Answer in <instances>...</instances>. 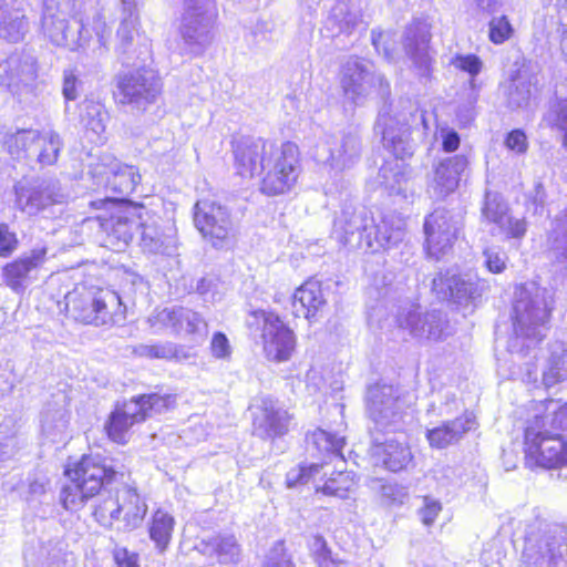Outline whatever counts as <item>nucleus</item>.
Segmentation results:
<instances>
[{
    "mask_svg": "<svg viewBox=\"0 0 567 567\" xmlns=\"http://www.w3.org/2000/svg\"><path fill=\"white\" fill-rule=\"evenodd\" d=\"M11 0H0V38L17 43L29 31V22L20 9H9Z\"/></svg>",
    "mask_w": 567,
    "mask_h": 567,
    "instance_id": "obj_38",
    "label": "nucleus"
},
{
    "mask_svg": "<svg viewBox=\"0 0 567 567\" xmlns=\"http://www.w3.org/2000/svg\"><path fill=\"white\" fill-rule=\"evenodd\" d=\"M513 28L505 16L494 18L489 22L488 37L495 44H502L511 38Z\"/></svg>",
    "mask_w": 567,
    "mask_h": 567,
    "instance_id": "obj_56",
    "label": "nucleus"
},
{
    "mask_svg": "<svg viewBox=\"0 0 567 567\" xmlns=\"http://www.w3.org/2000/svg\"><path fill=\"white\" fill-rule=\"evenodd\" d=\"M462 227V215L446 208H436L424 220L425 248L439 260L453 247Z\"/></svg>",
    "mask_w": 567,
    "mask_h": 567,
    "instance_id": "obj_18",
    "label": "nucleus"
},
{
    "mask_svg": "<svg viewBox=\"0 0 567 567\" xmlns=\"http://www.w3.org/2000/svg\"><path fill=\"white\" fill-rule=\"evenodd\" d=\"M35 78L37 68L32 56L13 53L0 58V86L7 87L12 94H20Z\"/></svg>",
    "mask_w": 567,
    "mask_h": 567,
    "instance_id": "obj_25",
    "label": "nucleus"
},
{
    "mask_svg": "<svg viewBox=\"0 0 567 567\" xmlns=\"http://www.w3.org/2000/svg\"><path fill=\"white\" fill-rule=\"evenodd\" d=\"M212 355L219 360H229L231 357V346L223 332H215L210 341Z\"/></svg>",
    "mask_w": 567,
    "mask_h": 567,
    "instance_id": "obj_60",
    "label": "nucleus"
},
{
    "mask_svg": "<svg viewBox=\"0 0 567 567\" xmlns=\"http://www.w3.org/2000/svg\"><path fill=\"white\" fill-rule=\"evenodd\" d=\"M106 174V187L122 197L132 194L141 182L137 168L116 161L111 163Z\"/></svg>",
    "mask_w": 567,
    "mask_h": 567,
    "instance_id": "obj_39",
    "label": "nucleus"
},
{
    "mask_svg": "<svg viewBox=\"0 0 567 567\" xmlns=\"http://www.w3.org/2000/svg\"><path fill=\"white\" fill-rule=\"evenodd\" d=\"M83 82L75 70L66 69L63 72L62 94L66 102L75 101L82 91Z\"/></svg>",
    "mask_w": 567,
    "mask_h": 567,
    "instance_id": "obj_55",
    "label": "nucleus"
},
{
    "mask_svg": "<svg viewBox=\"0 0 567 567\" xmlns=\"http://www.w3.org/2000/svg\"><path fill=\"white\" fill-rule=\"evenodd\" d=\"M194 224L204 238L215 247L228 244L234 235V223L227 207L204 198L194 207Z\"/></svg>",
    "mask_w": 567,
    "mask_h": 567,
    "instance_id": "obj_20",
    "label": "nucleus"
},
{
    "mask_svg": "<svg viewBox=\"0 0 567 567\" xmlns=\"http://www.w3.org/2000/svg\"><path fill=\"white\" fill-rule=\"evenodd\" d=\"M3 145L13 158L49 166L56 163L63 148V141L53 130L43 132L20 130L16 133H7L3 136Z\"/></svg>",
    "mask_w": 567,
    "mask_h": 567,
    "instance_id": "obj_9",
    "label": "nucleus"
},
{
    "mask_svg": "<svg viewBox=\"0 0 567 567\" xmlns=\"http://www.w3.org/2000/svg\"><path fill=\"white\" fill-rule=\"evenodd\" d=\"M527 230L526 221L524 218H517L509 214V212L495 225L492 229L493 234L503 235L506 239L520 240Z\"/></svg>",
    "mask_w": 567,
    "mask_h": 567,
    "instance_id": "obj_51",
    "label": "nucleus"
},
{
    "mask_svg": "<svg viewBox=\"0 0 567 567\" xmlns=\"http://www.w3.org/2000/svg\"><path fill=\"white\" fill-rule=\"evenodd\" d=\"M141 246L150 254L171 255L175 248V241L172 236L164 235L155 224H142Z\"/></svg>",
    "mask_w": 567,
    "mask_h": 567,
    "instance_id": "obj_42",
    "label": "nucleus"
},
{
    "mask_svg": "<svg viewBox=\"0 0 567 567\" xmlns=\"http://www.w3.org/2000/svg\"><path fill=\"white\" fill-rule=\"evenodd\" d=\"M147 513V505L134 487L123 485L109 492L94 511L96 519L103 525L113 522L123 524L122 529L130 532L141 526Z\"/></svg>",
    "mask_w": 567,
    "mask_h": 567,
    "instance_id": "obj_10",
    "label": "nucleus"
},
{
    "mask_svg": "<svg viewBox=\"0 0 567 567\" xmlns=\"http://www.w3.org/2000/svg\"><path fill=\"white\" fill-rule=\"evenodd\" d=\"M237 173L243 177L262 175L260 190L268 196L289 192L300 172L298 146L277 145L262 138H244L234 151Z\"/></svg>",
    "mask_w": 567,
    "mask_h": 567,
    "instance_id": "obj_1",
    "label": "nucleus"
},
{
    "mask_svg": "<svg viewBox=\"0 0 567 567\" xmlns=\"http://www.w3.org/2000/svg\"><path fill=\"white\" fill-rule=\"evenodd\" d=\"M341 86L346 99L361 105L378 87L383 97L390 93V84L382 74L374 71L372 63L359 59H349L341 71Z\"/></svg>",
    "mask_w": 567,
    "mask_h": 567,
    "instance_id": "obj_14",
    "label": "nucleus"
},
{
    "mask_svg": "<svg viewBox=\"0 0 567 567\" xmlns=\"http://www.w3.org/2000/svg\"><path fill=\"white\" fill-rule=\"evenodd\" d=\"M484 266L492 274H502L506 267L507 254L498 246H489L483 250Z\"/></svg>",
    "mask_w": 567,
    "mask_h": 567,
    "instance_id": "obj_54",
    "label": "nucleus"
},
{
    "mask_svg": "<svg viewBox=\"0 0 567 567\" xmlns=\"http://www.w3.org/2000/svg\"><path fill=\"white\" fill-rule=\"evenodd\" d=\"M367 412L373 422L371 434L391 433L402 429L403 402L396 388L389 384H373L367 392Z\"/></svg>",
    "mask_w": 567,
    "mask_h": 567,
    "instance_id": "obj_12",
    "label": "nucleus"
},
{
    "mask_svg": "<svg viewBox=\"0 0 567 567\" xmlns=\"http://www.w3.org/2000/svg\"><path fill=\"white\" fill-rule=\"evenodd\" d=\"M396 322L400 329L408 331L413 338L437 340L441 338L444 319L441 311L422 312L420 306L404 301L398 310Z\"/></svg>",
    "mask_w": 567,
    "mask_h": 567,
    "instance_id": "obj_23",
    "label": "nucleus"
},
{
    "mask_svg": "<svg viewBox=\"0 0 567 567\" xmlns=\"http://www.w3.org/2000/svg\"><path fill=\"white\" fill-rule=\"evenodd\" d=\"M94 206L111 205L112 213L96 217L101 230L105 234V243L113 249L121 250L126 247L133 238L135 230L140 229L141 220L135 214L118 206L114 200L105 199L92 203Z\"/></svg>",
    "mask_w": 567,
    "mask_h": 567,
    "instance_id": "obj_21",
    "label": "nucleus"
},
{
    "mask_svg": "<svg viewBox=\"0 0 567 567\" xmlns=\"http://www.w3.org/2000/svg\"><path fill=\"white\" fill-rule=\"evenodd\" d=\"M431 29L427 19H414L406 25L402 39L412 70L424 84L431 80L435 63V51L431 47Z\"/></svg>",
    "mask_w": 567,
    "mask_h": 567,
    "instance_id": "obj_15",
    "label": "nucleus"
},
{
    "mask_svg": "<svg viewBox=\"0 0 567 567\" xmlns=\"http://www.w3.org/2000/svg\"><path fill=\"white\" fill-rule=\"evenodd\" d=\"M358 16L351 12L348 4L344 2L337 3L327 19V29L331 31L332 35L350 34L358 24Z\"/></svg>",
    "mask_w": 567,
    "mask_h": 567,
    "instance_id": "obj_44",
    "label": "nucleus"
},
{
    "mask_svg": "<svg viewBox=\"0 0 567 567\" xmlns=\"http://www.w3.org/2000/svg\"><path fill=\"white\" fill-rule=\"evenodd\" d=\"M464 155H455L442 159L434 166L432 178L427 184V193L434 199H443L458 186L460 177L467 167Z\"/></svg>",
    "mask_w": 567,
    "mask_h": 567,
    "instance_id": "obj_27",
    "label": "nucleus"
},
{
    "mask_svg": "<svg viewBox=\"0 0 567 567\" xmlns=\"http://www.w3.org/2000/svg\"><path fill=\"white\" fill-rule=\"evenodd\" d=\"M42 427L44 430L51 431L53 429L62 430L66 426L68 419L65 411L63 409H59L51 415L49 411L42 413Z\"/></svg>",
    "mask_w": 567,
    "mask_h": 567,
    "instance_id": "obj_63",
    "label": "nucleus"
},
{
    "mask_svg": "<svg viewBox=\"0 0 567 567\" xmlns=\"http://www.w3.org/2000/svg\"><path fill=\"white\" fill-rule=\"evenodd\" d=\"M175 404V398L169 394H142L117 406L105 425L109 437L124 444L132 425L145 421L154 414H159Z\"/></svg>",
    "mask_w": 567,
    "mask_h": 567,
    "instance_id": "obj_8",
    "label": "nucleus"
},
{
    "mask_svg": "<svg viewBox=\"0 0 567 567\" xmlns=\"http://www.w3.org/2000/svg\"><path fill=\"white\" fill-rule=\"evenodd\" d=\"M113 557L117 567H140L138 555L125 547L116 546L113 550Z\"/></svg>",
    "mask_w": 567,
    "mask_h": 567,
    "instance_id": "obj_64",
    "label": "nucleus"
},
{
    "mask_svg": "<svg viewBox=\"0 0 567 567\" xmlns=\"http://www.w3.org/2000/svg\"><path fill=\"white\" fill-rule=\"evenodd\" d=\"M79 121L82 126L100 136L105 131V120L107 117L103 105L92 99H84L78 106Z\"/></svg>",
    "mask_w": 567,
    "mask_h": 567,
    "instance_id": "obj_43",
    "label": "nucleus"
},
{
    "mask_svg": "<svg viewBox=\"0 0 567 567\" xmlns=\"http://www.w3.org/2000/svg\"><path fill=\"white\" fill-rule=\"evenodd\" d=\"M530 99V82L526 75L512 78L507 87V102L512 109L524 107Z\"/></svg>",
    "mask_w": 567,
    "mask_h": 567,
    "instance_id": "obj_49",
    "label": "nucleus"
},
{
    "mask_svg": "<svg viewBox=\"0 0 567 567\" xmlns=\"http://www.w3.org/2000/svg\"><path fill=\"white\" fill-rule=\"evenodd\" d=\"M66 312L76 321L89 324H107L121 313L122 301L111 289H92L76 286L64 296Z\"/></svg>",
    "mask_w": 567,
    "mask_h": 567,
    "instance_id": "obj_6",
    "label": "nucleus"
},
{
    "mask_svg": "<svg viewBox=\"0 0 567 567\" xmlns=\"http://www.w3.org/2000/svg\"><path fill=\"white\" fill-rule=\"evenodd\" d=\"M547 256L560 271L567 272V210L559 213L547 236Z\"/></svg>",
    "mask_w": 567,
    "mask_h": 567,
    "instance_id": "obj_37",
    "label": "nucleus"
},
{
    "mask_svg": "<svg viewBox=\"0 0 567 567\" xmlns=\"http://www.w3.org/2000/svg\"><path fill=\"white\" fill-rule=\"evenodd\" d=\"M90 11L92 22L89 16L68 20L52 1H47L42 16L43 32L53 44L71 51L81 50L86 56L97 60L107 52L110 29L96 8L91 6Z\"/></svg>",
    "mask_w": 567,
    "mask_h": 567,
    "instance_id": "obj_3",
    "label": "nucleus"
},
{
    "mask_svg": "<svg viewBox=\"0 0 567 567\" xmlns=\"http://www.w3.org/2000/svg\"><path fill=\"white\" fill-rule=\"evenodd\" d=\"M543 121L563 135V144L567 147V85L561 84L555 92V97L549 102Z\"/></svg>",
    "mask_w": 567,
    "mask_h": 567,
    "instance_id": "obj_40",
    "label": "nucleus"
},
{
    "mask_svg": "<svg viewBox=\"0 0 567 567\" xmlns=\"http://www.w3.org/2000/svg\"><path fill=\"white\" fill-rule=\"evenodd\" d=\"M378 183L389 195L408 198L412 193L411 168L396 159L386 161L379 169Z\"/></svg>",
    "mask_w": 567,
    "mask_h": 567,
    "instance_id": "obj_33",
    "label": "nucleus"
},
{
    "mask_svg": "<svg viewBox=\"0 0 567 567\" xmlns=\"http://www.w3.org/2000/svg\"><path fill=\"white\" fill-rule=\"evenodd\" d=\"M567 380V350L560 343L550 347V355L543 371L542 383L546 389Z\"/></svg>",
    "mask_w": 567,
    "mask_h": 567,
    "instance_id": "obj_41",
    "label": "nucleus"
},
{
    "mask_svg": "<svg viewBox=\"0 0 567 567\" xmlns=\"http://www.w3.org/2000/svg\"><path fill=\"white\" fill-rule=\"evenodd\" d=\"M328 464H311L307 467H300L296 473L293 471L289 472L287 475V484L289 487H292L297 484H306L310 478H313L318 475Z\"/></svg>",
    "mask_w": 567,
    "mask_h": 567,
    "instance_id": "obj_58",
    "label": "nucleus"
},
{
    "mask_svg": "<svg viewBox=\"0 0 567 567\" xmlns=\"http://www.w3.org/2000/svg\"><path fill=\"white\" fill-rule=\"evenodd\" d=\"M505 146L516 154H525L528 150L527 136L524 131L516 128L511 131L504 141Z\"/></svg>",
    "mask_w": 567,
    "mask_h": 567,
    "instance_id": "obj_62",
    "label": "nucleus"
},
{
    "mask_svg": "<svg viewBox=\"0 0 567 567\" xmlns=\"http://www.w3.org/2000/svg\"><path fill=\"white\" fill-rule=\"evenodd\" d=\"M564 532L546 522L529 525L525 537L524 559L529 567H567Z\"/></svg>",
    "mask_w": 567,
    "mask_h": 567,
    "instance_id": "obj_7",
    "label": "nucleus"
},
{
    "mask_svg": "<svg viewBox=\"0 0 567 567\" xmlns=\"http://www.w3.org/2000/svg\"><path fill=\"white\" fill-rule=\"evenodd\" d=\"M474 424L473 414L465 413L460 417L442 423L440 426L427 430L426 439L432 447L445 449L460 442L464 434L473 429Z\"/></svg>",
    "mask_w": 567,
    "mask_h": 567,
    "instance_id": "obj_32",
    "label": "nucleus"
},
{
    "mask_svg": "<svg viewBox=\"0 0 567 567\" xmlns=\"http://www.w3.org/2000/svg\"><path fill=\"white\" fill-rule=\"evenodd\" d=\"M354 486L355 481L350 472L338 471L332 473L322 486H317V491H321L326 495L346 498Z\"/></svg>",
    "mask_w": 567,
    "mask_h": 567,
    "instance_id": "obj_48",
    "label": "nucleus"
},
{
    "mask_svg": "<svg viewBox=\"0 0 567 567\" xmlns=\"http://www.w3.org/2000/svg\"><path fill=\"white\" fill-rule=\"evenodd\" d=\"M199 551L208 557H215L220 565H237L241 559V548L233 535H215L203 539L198 545Z\"/></svg>",
    "mask_w": 567,
    "mask_h": 567,
    "instance_id": "obj_35",
    "label": "nucleus"
},
{
    "mask_svg": "<svg viewBox=\"0 0 567 567\" xmlns=\"http://www.w3.org/2000/svg\"><path fill=\"white\" fill-rule=\"evenodd\" d=\"M214 17L207 0H185L179 34L186 53L199 54L210 42Z\"/></svg>",
    "mask_w": 567,
    "mask_h": 567,
    "instance_id": "obj_16",
    "label": "nucleus"
},
{
    "mask_svg": "<svg viewBox=\"0 0 567 567\" xmlns=\"http://www.w3.org/2000/svg\"><path fill=\"white\" fill-rule=\"evenodd\" d=\"M254 413L252 431L260 439H275L288 432L289 415L271 398H261Z\"/></svg>",
    "mask_w": 567,
    "mask_h": 567,
    "instance_id": "obj_26",
    "label": "nucleus"
},
{
    "mask_svg": "<svg viewBox=\"0 0 567 567\" xmlns=\"http://www.w3.org/2000/svg\"><path fill=\"white\" fill-rule=\"evenodd\" d=\"M361 155V140L355 132L324 134L315 148L318 163L340 173L352 167Z\"/></svg>",
    "mask_w": 567,
    "mask_h": 567,
    "instance_id": "obj_17",
    "label": "nucleus"
},
{
    "mask_svg": "<svg viewBox=\"0 0 567 567\" xmlns=\"http://www.w3.org/2000/svg\"><path fill=\"white\" fill-rule=\"evenodd\" d=\"M248 324L261 328V339L265 355L274 362L288 361L296 348L293 331L278 315L265 310L254 311Z\"/></svg>",
    "mask_w": 567,
    "mask_h": 567,
    "instance_id": "obj_13",
    "label": "nucleus"
},
{
    "mask_svg": "<svg viewBox=\"0 0 567 567\" xmlns=\"http://www.w3.org/2000/svg\"><path fill=\"white\" fill-rule=\"evenodd\" d=\"M508 212L507 204L498 194H486L482 214L487 221L496 225Z\"/></svg>",
    "mask_w": 567,
    "mask_h": 567,
    "instance_id": "obj_52",
    "label": "nucleus"
},
{
    "mask_svg": "<svg viewBox=\"0 0 567 567\" xmlns=\"http://www.w3.org/2000/svg\"><path fill=\"white\" fill-rule=\"evenodd\" d=\"M374 443V456L391 472H400L408 468L413 461L410 446L396 439L380 441L377 434L372 433Z\"/></svg>",
    "mask_w": 567,
    "mask_h": 567,
    "instance_id": "obj_31",
    "label": "nucleus"
},
{
    "mask_svg": "<svg viewBox=\"0 0 567 567\" xmlns=\"http://www.w3.org/2000/svg\"><path fill=\"white\" fill-rule=\"evenodd\" d=\"M163 90L158 73L151 68H137L116 78L115 96L121 104L144 112L154 104Z\"/></svg>",
    "mask_w": 567,
    "mask_h": 567,
    "instance_id": "obj_11",
    "label": "nucleus"
},
{
    "mask_svg": "<svg viewBox=\"0 0 567 567\" xmlns=\"http://www.w3.org/2000/svg\"><path fill=\"white\" fill-rule=\"evenodd\" d=\"M47 254L45 246H37L30 252L7 264L2 268L6 285L16 292L24 291L31 279V274L45 262Z\"/></svg>",
    "mask_w": 567,
    "mask_h": 567,
    "instance_id": "obj_28",
    "label": "nucleus"
},
{
    "mask_svg": "<svg viewBox=\"0 0 567 567\" xmlns=\"http://www.w3.org/2000/svg\"><path fill=\"white\" fill-rule=\"evenodd\" d=\"M17 206L29 216L63 202L60 184L54 179L19 182L16 187Z\"/></svg>",
    "mask_w": 567,
    "mask_h": 567,
    "instance_id": "obj_22",
    "label": "nucleus"
},
{
    "mask_svg": "<svg viewBox=\"0 0 567 567\" xmlns=\"http://www.w3.org/2000/svg\"><path fill=\"white\" fill-rule=\"evenodd\" d=\"M65 474L71 483L61 491V502L65 509L78 511L84 503L97 495L109 494V485L115 480L117 471L105 464L99 455H84L73 465L69 464Z\"/></svg>",
    "mask_w": 567,
    "mask_h": 567,
    "instance_id": "obj_5",
    "label": "nucleus"
},
{
    "mask_svg": "<svg viewBox=\"0 0 567 567\" xmlns=\"http://www.w3.org/2000/svg\"><path fill=\"white\" fill-rule=\"evenodd\" d=\"M327 303L322 286L318 280L310 279L293 293L292 309L296 317L310 319L320 312Z\"/></svg>",
    "mask_w": 567,
    "mask_h": 567,
    "instance_id": "obj_34",
    "label": "nucleus"
},
{
    "mask_svg": "<svg viewBox=\"0 0 567 567\" xmlns=\"http://www.w3.org/2000/svg\"><path fill=\"white\" fill-rule=\"evenodd\" d=\"M404 235V221L395 215H386L379 223L372 216L363 245L373 252L391 249L403 241Z\"/></svg>",
    "mask_w": 567,
    "mask_h": 567,
    "instance_id": "obj_29",
    "label": "nucleus"
},
{
    "mask_svg": "<svg viewBox=\"0 0 567 567\" xmlns=\"http://www.w3.org/2000/svg\"><path fill=\"white\" fill-rule=\"evenodd\" d=\"M262 567H295L285 553L284 545L277 543L266 555Z\"/></svg>",
    "mask_w": 567,
    "mask_h": 567,
    "instance_id": "obj_61",
    "label": "nucleus"
},
{
    "mask_svg": "<svg viewBox=\"0 0 567 567\" xmlns=\"http://www.w3.org/2000/svg\"><path fill=\"white\" fill-rule=\"evenodd\" d=\"M554 306V295L535 281L519 285L513 305L514 338L512 351L523 352L536 347L546 337Z\"/></svg>",
    "mask_w": 567,
    "mask_h": 567,
    "instance_id": "obj_4",
    "label": "nucleus"
},
{
    "mask_svg": "<svg viewBox=\"0 0 567 567\" xmlns=\"http://www.w3.org/2000/svg\"><path fill=\"white\" fill-rule=\"evenodd\" d=\"M309 441L318 451L329 454L331 458L343 462L341 452L346 444L344 437L318 429L311 434Z\"/></svg>",
    "mask_w": 567,
    "mask_h": 567,
    "instance_id": "obj_47",
    "label": "nucleus"
},
{
    "mask_svg": "<svg viewBox=\"0 0 567 567\" xmlns=\"http://www.w3.org/2000/svg\"><path fill=\"white\" fill-rule=\"evenodd\" d=\"M179 349L172 342L156 344H140L135 347L134 353L148 359H179Z\"/></svg>",
    "mask_w": 567,
    "mask_h": 567,
    "instance_id": "obj_50",
    "label": "nucleus"
},
{
    "mask_svg": "<svg viewBox=\"0 0 567 567\" xmlns=\"http://www.w3.org/2000/svg\"><path fill=\"white\" fill-rule=\"evenodd\" d=\"M175 520L168 513L157 509L152 517L150 525V537L155 543L156 548L164 551L172 538Z\"/></svg>",
    "mask_w": 567,
    "mask_h": 567,
    "instance_id": "obj_45",
    "label": "nucleus"
},
{
    "mask_svg": "<svg viewBox=\"0 0 567 567\" xmlns=\"http://www.w3.org/2000/svg\"><path fill=\"white\" fill-rule=\"evenodd\" d=\"M370 223L372 215L367 208L344 206L334 220L332 235L343 246L361 248Z\"/></svg>",
    "mask_w": 567,
    "mask_h": 567,
    "instance_id": "obj_24",
    "label": "nucleus"
},
{
    "mask_svg": "<svg viewBox=\"0 0 567 567\" xmlns=\"http://www.w3.org/2000/svg\"><path fill=\"white\" fill-rule=\"evenodd\" d=\"M156 319L176 332L202 333L207 330V323L198 312L183 307L165 308L157 313Z\"/></svg>",
    "mask_w": 567,
    "mask_h": 567,
    "instance_id": "obj_36",
    "label": "nucleus"
},
{
    "mask_svg": "<svg viewBox=\"0 0 567 567\" xmlns=\"http://www.w3.org/2000/svg\"><path fill=\"white\" fill-rule=\"evenodd\" d=\"M137 17L136 16H127L125 17L117 30L118 45L116 47V51L121 54L128 53V49L132 45L135 37H138L136 30Z\"/></svg>",
    "mask_w": 567,
    "mask_h": 567,
    "instance_id": "obj_53",
    "label": "nucleus"
},
{
    "mask_svg": "<svg viewBox=\"0 0 567 567\" xmlns=\"http://www.w3.org/2000/svg\"><path fill=\"white\" fill-rule=\"evenodd\" d=\"M386 112L379 113L377 120V127L381 130L382 142L386 150H389L396 161L402 162L411 157L415 150V144L411 140L410 127L394 126L390 122H386Z\"/></svg>",
    "mask_w": 567,
    "mask_h": 567,
    "instance_id": "obj_30",
    "label": "nucleus"
},
{
    "mask_svg": "<svg viewBox=\"0 0 567 567\" xmlns=\"http://www.w3.org/2000/svg\"><path fill=\"white\" fill-rule=\"evenodd\" d=\"M19 245L17 234L12 231L9 225L0 223V257H9Z\"/></svg>",
    "mask_w": 567,
    "mask_h": 567,
    "instance_id": "obj_59",
    "label": "nucleus"
},
{
    "mask_svg": "<svg viewBox=\"0 0 567 567\" xmlns=\"http://www.w3.org/2000/svg\"><path fill=\"white\" fill-rule=\"evenodd\" d=\"M432 289L441 299H450L460 307H475L488 289L486 280L453 270L439 272L432 280Z\"/></svg>",
    "mask_w": 567,
    "mask_h": 567,
    "instance_id": "obj_19",
    "label": "nucleus"
},
{
    "mask_svg": "<svg viewBox=\"0 0 567 567\" xmlns=\"http://www.w3.org/2000/svg\"><path fill=\"white\" fill-rule=\"evenodd\" d=\"M386 112V122L394 126L410 127V121L416 112L414 102L409 97H400L394 103H384L379 113Z\"/></svg>",
    "mask_w": 567,
    "mask_h": 567,
    "instance_id": "obj_46",
    "label": "nucleus"
},
{
    "mask_svg": "<svg viewBox=\"0 0 567 567\" xmlns=\"http://www.w3.org/2000/svg\"><path fill=\"white\" fill-rule=\"evenodd\" d=\"M534 415L525 429L526 458L547 468L567 465V404L554 400L533 403Z\"/></svg>",
    "mask_w": 567,
    "mask_h": 567,
    "instance_id": "obj_2",
    "label": "nucleus"
},
{
    "mask_svg": "<svg viewBox=\"0 0 567 567\" xmlns=\"http://www.w3.org/2000/svg\"><path fill=\"white\" fill-rule=\"evenodd\" d=\"M451 64L468 73L472 76L471 85L474 87V76L481 72L483 65L481 59L475 54H457L452 59Z\"/></svg>",
    "mask_w": 567,
    "mask_h": 567,
    "instance_id": "obj_57",
    "label": "nucleus"
}]
</instances>
